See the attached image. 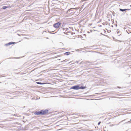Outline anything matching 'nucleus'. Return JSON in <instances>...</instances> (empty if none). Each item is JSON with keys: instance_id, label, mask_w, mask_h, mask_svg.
Returning a JSON list of instances; mask_svg holds the SVG:
<instances>
[{"instance_id": "obj_1", "label": "nucleus", "mask_w": 131, "mask_h": 131, "mask_svg": "<svg viewBox=\"0 0 131 131\" xmlns=\"http://www.w3.org/2000/svg\"><path fill=\"white\" fill-rule=\"evenodd\" d=\"M48 111V110H42L38 111H36L35 112L34 114L36 115H43L47 113Z\"/></svg>"}, {"instance_id": "obj_2", "label": "nucleus", "mask_w": 131, "mask_h": 131, "mask_svg": "<svg viewBox=\"0 0 131 131\" xmlns=\"http://www.w3.org/2000/svg\"><path fill=\"white\" fill-rule=\"evenodd\" d=\"M86 88L85 86H82L81 87L79 86V85H74L71 87L70 88V89H73L75 90H78L80 89H83Z\"/></svg>"}, {"instance_id": "obj_3", "label": "nucleus", "mask_w": 131, "mask_h": 131, "mask_svg": "<svg viewBox=\"0 0 131 131\" xmlns=\"http://www.w3.org/2000/svg\"><path fill=\"white\" fill-rule=\"evenodd\" d=\"M60 25L61 23L60 22H57L53 25V27L56 28H58Z\"/></svg>"}, {"instance_id": "obj_4", "label": "nucleus", "mask_w": 131, "mask_h": 131, "mask_svg": "<svg viewBox=\"0 0 131 131\" xmlns=\"http://www.w3.org/2000/svg\"><path fill=\"white\" fill-rule=\"evenodd\" d=\"M72 8H71L69 10H68L67 12L68 14H72V15L74 13V12H73L72 10Z\"/></svg>"}, {"instance_id": "obj_5", "label": "nucleus", "mask_w": 131, "mask_h": 131, "mask_svg": "<svg viewBox=\"0 0 131 131\" xmlns=\"http://www.w3.org/2000/svg\"><path fill=\"white\" fill-rule=\"evenodd\" d=\"M16 43L15 42H9L8 43L6 44H5V46H8V45H10L12 44H15Z\"/></svg>"}, {"instance_id": "obj_6", "label": "nucleus", "mask_w": 131, "mask_h": 131, "mask_svg": "<svg viewBox=\"0 0 131 131\" xmlns=\"http://www.w3.org/2000/svg\"><path fill=\"white\" fill-rule=\"evenodd\" d=\"M70 52H67L65 53L64 54L66 55H68L70 54Z\"/></svg>"}, {"instance_id": "obj_7", "label": "nucleus", "mask_w": 131, "mask_h": 131, "mask_svg": "<svg viewBox=\"0 0 131 131\" xmlns=\"http://www.w3.org/2000/svg\"><path fill=\"white\" fill-rule=\"evenodd\" d=\"M119 10L121 11H122V12H124L126 10L125 9H121V8H120L119 9Z\"/></svg>"}, {"instance_id": "obj_8", "label": "nucleus", "mask_w": 131, "mask_h": 131, "mask_svg": "<svg viewBox=\"0 0 131 131\" xmlns=\"http://www.w3.org/2000/svg\"><path fill=\"white\" fill-rule=\"evenodd\" d=\"M8 6H3L2 7V9H6L7 8H8Z\"/></svg>"}, {"instance_id": "obj_9", "label": "nucleus", "mask_w": 131, "mask_h": 131, "mask_svg": "<svg viewBox=\"0 0 131 131\" xmlns=\"http://www.w3.org/2000/svg\"><path fill=\"white\" fill-rule=\"evenodd\" d=\"M126 31L128 34H129L131 33V30H126Z\"/></svg>"}, {"instance_id": "obj_10", "label": "nucleus", "mask_w": 131, "mask_h": 131, "mask_svg": "<svg viewBox=\"0 0 131 131\" xmlns=\"http://www.w3.org/2000/svg\"><path fill=\"white\" fill-rule=\"evenodd\" d=\"M37 84H43L42 83H41V82H37Z\"/></svg>"}, {"instance_id": "obj_11", "label": "nucleus", "mask_w": 131, "mask_h": 131, "mask_svg": "<svg viewBox=\"0 0 131 131\" xmlns=\"http://www.w3.org/2000/svg\"><path fill=\"white\" fill-rule=\"evenodd\" d=\"M117 34H118V35L119 36L120 35V34H119V32H117Z\"/></svg>"}, {"instance_id": "obj_12", "label": "nucleus", "mask_w": 131, "mask_h": 131, "mask_svg": "<svg viewBox=\"0 0 131 131\" xmlns=\"http://www.w3.org/2000/svg\"><path fill=\"white\" fill-rule=\"evenodd\" d=\"M126 10H130V9H125Z\"/></svg>"}, {"instance_id": "obj_13", "label": "nucleus", "mask_w": 131, "mask_h": 131, "mask_svg": "<svg viewBox=\"0 0 131 131\" xmlns=\"http://www.w3.org/2000/svg\"><path fill=\"white\" fill-rule=\"evenodd\" d=\"M101 123V122H99L98 123V125H99Z\"/></svg>"}, {"instance_id": "obj_14", "label": "nucleus", "mask_w": 131, "mask_h": 131, "mask_svg": "<svg viewBox=\"0 0 131 131\" xmlns=\"http://www.w3.org/2000/svg\"><path fill=\"white\" fill-rule=\"evenodd\" d=\"M66 60H64L63 61H62V62H65V61H66Z\"/></svg>"}, {"instance_id": "obj_15", "label": "nucleus", "mask_w": 131, "mask_h": 131, "mask_svg": "<svg viewBox=\"0 0 131 131\" xmlns=\"http://www.w3.org/2000/svg\"><path fill=\"white\" fill-rule=\"evenodd\" d=\"M130 123V122L129 121H128L127 122H126V123Z\"/></svg>"}, {"instance_id": "obj_16", "label": "nucleus", "mask_w": 131, "mask_h": 131, "mask_svg": "<svg viewBox=\"0 0 131 131\" xmlns=\"http://www.w3.org/2000/svg\"><path fill=\"white\" fill-rule=\"evenodd\" d=\"M63 30H65L64 28H63Z\"/></svg>"}, {"instance_id": "obj_17", "label": "nucleus", "mask_w": 131, "mask_h": 131, "mask_svg": "<svg viewBox=\"0 0 131 131\" xmlns=\"http://www.w3.org/2000/svg\"><path fill=\"white\" fill-rule=\"evenodd\" d=\"M68 29V28H66V29L67 30Z\"/></svg>"}, {"instance_id": "obj_18", "label": "nucleus", "mask_w": 131, "mask_h": 131, "mask_svg": "<svg viewBox=\"0 0 131 131\" xmlns=\"http://www.w3.org/2000/svg\"><path fill=\"white\" fill-rule=\"evenodd\" d=\"M102 35H104V36H106V35H103V34H102Z\"/></svg>"}, {"instance_id": "obj_19", "label": "nucleus", "mask_w": 131, "mask_h": 131, "mask_svg": "<svg viewBox=\"0 0 131 131\" xmlns=\"http://www.w3.org/2000/svg\"><path fill=\"white\" fill-rule=\"evenodd\" d=\"M18 34V35L19 36H20L19 35V34Z\"/></svg>"}, {"instance_id": "obj_20", "label": "nucleus", "mask_w": 131, "mask_h": 131, "mask_svg": "<svg viewBox=\"0 0 131 131\" xmlns=\"http://www.w3.org/2000/svg\"><path fill=\"white\" fill-rule=\"evenodd\" d=\"M130 121H131V119L130 120Z\"/></svg>"}]
</instances>
